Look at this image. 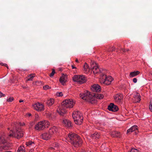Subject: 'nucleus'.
<instances>
[{"mask_svg": "<svg viewBox=\"0 0 152 152\" xmlns=\"http://www.w3.org/2000/svg\"><path fill=\"white\" fill-rule=\"evenodd\" d=\"M58 131V128L56 126H53L51 128L49 131V133L52 136L56 134Z\"/></svg>", "mask_w": 152, "mask_h": 152, "instance_id": "nucleus-16", "label": "nucleus"}, {"mask_svg": "<svg viewBox=\"0 0 152 152\" xmlns=\"http://www.w3.org/2000/svg\"><path fill=\"white\" fill-rule=\"evenodd\" d=\"M56 95L57 96H62L63 95V94L62 92H57L56 94Z\"/></svg>", "mask_w": 152, "mask_h": 152, "instance_id": "nucleus-37", "label": "nucleus"}, {"mask_svg": "<svg viewBox=\"0 0 152 152\" xmlns=\"http://www.w3.org/2000/svg\"><path fill=\"white\" fill-rule=\"evenodd\" d=\"M73 80L74 81L80 84H83L87 81L86 77L83 75H75L73 77Z\"/></svg>", "mask_w": 152, "mask_h": 152, "instance_id": "nucleus-5", "label": "nucleus"}, {"mask_svg": "<svg viewBox=\"0 0 152 152\" xmlns=\"http://www.w3.org/2000/svg\"><path fill=\"white\" fill-rule=\"evenodd\" d=\"M36 83H39V82L38 81H37L36 82Z\"/></svg>", "mask_w": 152, "mask_h": 152, "instance_id": "nucleus-52", "label": "nucleus"}, {"mask_svg": "<svg viewBox=\"0 0 152 152\" xmlns=\"http://www.w3.org/2000/svg\"><path fill=\"white\" fill-rule=\"evenodd\" d=\"M33 106L34 109L38 111H43L44 110V105L39 102L33 104Z\"/></svg>", "mask_w": 152, "mask_h": 152, "instance_id": "nucleus-8", "label": "nucleus"}, {"mask_svg": "<svg viewBox=\"0 0 152 152\" xmlns=\"http://www.w3.org/2000/svg\"><path fill=\"white\" fill-rule=\"evenodd\" d=\"M80 97L83 99L85 100L92 104L96 103V101L95 100L94 98L96 97L99 99H101L103 98L104 96L101 94L91 93L88 91L82 94H80Z\"/></svg>", "mask_w": 152, "mask_h": 152, "instance_id": "nucleus-1", "label": "nucleus"}, {"mask_svg": "<svg viewBox=\"0 0 152 152\" xmlns=\"http://www.w3.org/2000/svg\"><path fill=\"white\" fill-rule=\"evenodd\" d=\"M67 139L72 145L76 147L81 146L82 143V141L79 136L74 133H69Z\"/></svg>", "mask_w": 152, "mask_h": 152, "instance_id": "nucleus-2", "label": "nucleus"}, {"mask_svg": "<svg viewBox=\"0 0 152 152\" xmlns=\"http://www.w3.org/2000/svg\"><path fill=\"white\" fill-rule=\"evenodd\" d=\"M129 152H139V150L137 149L132 148L131 149L130 151Z\"/></svg>", "mask_w": 152, "mask_h": 152, "instance_id": "nucleus-35", "label": "nucleus"}, {"mask_svg": "<svg viewBox=\"0 0 152 152\" xmlns=\"http://www.w3.org/2000/svg\"><path fill=\"white\" fill-rule=\"evenodd\" d=\"M67 79V76L63 74L60 77L59 79L60 82L64 85L65 83L66 82Z\"/></svg>", "mask_w": 152, "mask_h": 152, "instance_id": "nucleus-19", "label": "nucleus"}, {"mask_svg": "<svg viewBox=\"0 0 152 152\" xmlns=\"http://www.w3.org/2000/svg\"><path fill=\"white\" fill-rule=\"evenodd\" d=\"M91 68L94 74L98 73L100 71L98 66L95 63H93L91 64Z\"/></svg>", "mask_w": 152, "mask_h": 152, "instance_id": "nucleus-10", "label": "nucleus"}, {"mask_svg": "<svg viewBox=\"0 0 152 152\" xmlns=\"http://www.w3.org/2000/svg\"><path fill=\"white\" fill-rule=\"evenodd\" d=\"M19 124H20V125L21 126H25V123H24V122H23L22 123H19Z\"/></svg>", "mask_w": 152, "mask_h": 152, "instance_id": "nucleus-42", "label": "nucleus"}, {"mask_svg": "<svg viewBox=\"0 0 152 152\" xmlns=\"http://www.w3.org/2000/svg\"><path fill=\"white\" fill-rule=\"evenodd\" d=\"M140 73V72L138 71L131 72L130 73L129 77H133L137 75Z\"/></svg>", "mask_w": 152, "mask_h": 152, "instance_id": "nucleus-22", "label": "nucleus"}, {"mask_svg": "<svg viewBox=\"0 0 152 152\" xmlns=\"http://www.w3.org/2000/svg\"><path fill=\"white\" fill-rule=\"evenodd\" d=\"M2 64V63H0V64Z\"/></svg>", "mask_w": 152, "mask_h": 152, "instance_id": "nucleus-54", "label": "nucleus"}, {"mask_svg": "<svg viewBox=\"0 0 152 152\" xmlns=\"http://www.w3.org/2000/svg\"><path fill=\"white\" fill-rule=\"evenodd\" d=\"M24 134L22 132H19L17 130L16 133H13L12 134H10L9 135L10 137H15L17 139H19L23 137Z\"/></svg>", "mask_w": 152, "mask_h": 152, "instance_id": "nucleus-9", "label": "nucleus"}, {"mask_svg": "<svg viewBox=\"0 0 152 152\" xmlns=\"http://www.w3.org/2000/svg\"><path fill=\"white\" fill-rule=\"evenodd\" d=\"M123 98L122 95L117 94L114 96V100L116 103L119 104L122 101Z\"/></svg>", "mask_w": 152, "mask_h": 152, "instance_id": "nucleus-14", "label": "nucleus"}, {"mask_svg": "<svg viewBox=\"0 0 152 152\" xmlns=\"http://www.w3.org/2000/svg\"><path fill=\"white\" fill-rule=\"evenodd\" d=\"M23 100H20L19 101V102L20 103H21V102H23Z\"/></svg>", "mask_w": 152, "mask_h": 152, "instance_id": "nucleus-47", "label": "nucleus"}, {"mask_svg": "<svg viewBox=\"0 0 152 152\" xmlns=\"http://www.w3.org/2000/svg\"><path fill=\"white\" fill-rule=\"evenodd\" d=\"M91 90L94 92H99L101 91V88L98 84H94L92 86Z\"/></svg>", "mask_w": 152, "mask_h": 152, "instance_id": "nucleus-15", "label": "nucleus"}, {"mask_svg": "<svg viewBox=\"0 0 152 152\" xmlns=\"http://www.w3.org/2000/svg\"><path fill=\"white\" fill-rule=\"evenodd\" d=\"M14 100V98L13 97H10L9 99H7V101L8 102H11Z\"/></svg>", "mask_w": 152, "mask_h": 152, "instance_id": "nucleus-36", "label": "nucleus"}, {"mask_svg": "<svg viewBox=\"0 0 152 152\" xmlns=\"http://www.w3.org/2000/svg\"><path fill=\"white\" fill-rule=\"evenodd\" d=\"M135 94L132 99L133 102L135 103L139 102L141 100V96L140 94L137 91L135 92Z\"/></svg>", "mask_w": 152, "mask_h": 152, "instance_id": "nucleus-11", "label": "nucleus"}, {"mask_svg": "<svg viewBox=\"0 0 152 152\" xmlns=\"http://www.w3.org/2000/svg\"><path fill=\"white\" fill-rule=\"evenodd\" d=\"M99 134L98 132H95L91 135V137L94 139L97 140L99 137Z\"/></svg>", "mask_w": 152, "mask_h": 152, "instance_id": "nucleus-25", "label": "nucleus"}, {"mask_svg": "<svg viewBox=\"0 0 152 152\" xmlns=\"http://www.w3.org/2000/svg\"><path fill=\"white\" fill-rule=\"evenodd\" d=\"M75 62H76L78 63V61L77 59H76L75 60Z\"/></svg>", "mask_w": 152, "mask_h": 152, "instance_id": "nucleus-50", "label": "nucleus"}, {"mask_svg": "<svg viewBox=\"0 0 152 152\" xmlns=\"http://www.w3.org/2000/svg\"><path fill=\"white\" fill-rule=\"evenodd\" d=\"M22 87L24 89L26 88H27L26 86H23Z\"/></svg>", "mask_w": 152, "mask_h": 152, "instance_id": "nucleus-49", "label": "nucleus"}, {"mask_svg": "<svg viewBox=\"0 0 152 152\" xmlns=\"http://www.w3.org/2000/svg\"><path fill=\"white\" fill-rule=\"evenodd\" d=\"M84 71H86L87 70V69L88 68L89 66L88 64L86 63L85 62L84 64Z\"/></svg>", "mask_w": 152, "mask_h": 152, "instance_id": "nucleus-30", "label": "nucleus"}, {"mask_svg": "<svg viewBox=\"0 0 152 152\" xmlns=\"http://www.w3.org/2000/svg\"><path fill=\"white\" fill-rule=\"evenodd\" d=\"M42 138L44 140H48L51 138L52 136L49 132H45L41 135Z\"/></svg>", "mask_w": 152, "mask_h": 152, "instance_id": "nucleus-17", "label": "nucleus"}, {"mask_svg": "<svg viewBox=\"0 0 152 152\" xmlns=\"http://www.w3.org/2000/svg\"><path fill=\"white\" fill-rule=\"evenodd\" d=\"M43 87V88L45 90H47V89H49V88H50L49 86L48 85L45 86H44Z\"/></svg>", "mask_w": 152, "mask_h": 152, "instance_id": "nucleus-38", "label": "nucleus"}, {"mask_svg": "<svg viewBox=\"0 0 152 152\" xmlns=\"http://www.w3.org/2000/svg\"><path fill=\"white\" fill-rule=\"evenodd\" d=\"M28 116H29V117H30L31 115V113H28Z\"/></svg>", "mask_w": 152, "mask_h": 152, "instance_id": "nucleus-48", "label": "nucleus"}, {"mask_svg": "<svg viewBox=\"0 0 152 152\" xmlns=\"http://www.w3.org/2000/svg\"><path fill=\"white\" fill-rule=\"evenodd\" d=\"M32 144H34V142L32 141H29L28 142H26V145L27 146L31 145Z\"/></svg>", "mask_w": 152, "mask_h": 152, "instance_id": "nucleus-32", "label": "nucleus"}, {"mask_svg": "<svg viewBox=\"0 0 152 152\" xmlns=\"http://www.w3.org/2000/svg\"><path fill=\"white\" fill-rule=\"evenodd\" d=\"M72 69H76V67H75V66L74 65H72Z\"/></svg>", "mask_w": 152, "mask_h": 152, "instance_id": "nucleus-46", "label": "nucleus"}, {"mask_svg": "<svg viewBox=\"0 0 152 152\" xmlns=\"http://www.w3.org/2000/svg\"><path fill=\"white\" fill-rule=\"evenodd\" d=\"M62 123L64 126L67 127H70L72 126L71 121L66 119H64L63 120Z\"/></svg>", "mask_w": 152, "mask_h": 152, "instance_id": "nucleus-18", "label": "nucleus"}, {"mask_svg": "<svg viewBox=\"0 0 152 152\" xmlns=\"http://www.w3.org/2000/svg\"><path fill=\"white\" fill-rule=\"evenodd\" d=\"M66 108L63 106L62 104L57 110L58 113L61 115H63L65 114L66 112Z\"/></svg>", "mask_w": 152, "mask_h": 152, "instance_id": "nucleus-12", "label": "nucleus"}, {"mask_svg": "<svg viewBox=\"0 0 152 152\" xmlns=\"http://www.w3.org/2000/svg\"><path fill=\"white\" fill-rule=\"evenodd\" d=\"M2 65L3 66H4L6 67L7 68V69L8 68V65H7V64H4L3 65Z\"/></svg>", "mask_w": 152, "mask_h": 152, "instance_id": "nucleus-44", "label": "nucleus"}, {"mask_svg": "<svg viewBox=\"0 0 152 152\" xmlns=\"http://www.w3.org/2000/svg\"><path fill=\"white\" fill-rule=\"evenodd\" d=\"M35 77V74H30L28 76V79L26 80V81H32L33 78Z\"/></svg>", "mask_w": 152, "mask_h": 152, "instance_id": "nucleus-27", "label": "nucleus"}, {"mask_svg": "<svg viewBox=\"0 0 152 152\" xmlns=\"http://www.w3.org/2000/svg\"><path fill=\"white\" fill-rule=\"evenodd\" d=\"M111 135L113 137H121L120 133L117 131H113L111 133Z\"/></svg>", "mask_w": 152, "mask_h": 152, "instance_id": "nucleus-21", "label": "nucleus"}, {"mask_svg": "<svg viewBox=\"0 0 152 152\" xmlns=\"http://www.w3.org/2000/svg\"><path fill=\"white\" fill-rule=\"evenodd\" d=\"M150 104L149 105V108L150 111L152 112V98H151V99L150 102Z\"/></svg>", "mask_w": 152, "mask_h": 152, "instance_id": "nucleus-34", "label": "nucleus"}, {"mask_svg": "<svg viewBox=\"0 0 152 152\" xmlns=\"http://www.w3.org/2000/svg\"><path fill=\"white\" fill-rule=\"evenodd\" d=\"M17 152H25V148L23 146H20L18 147Z\"/></svg>", "mask_w": 152, "mask_h": 152, "instance_id": "nucleus-28", "label": "nucleus"}, {"mask_svg": "<svg viewBox=\"0 0 152 152\" xmlns=\"http://www.w3.org/2000/svg\"><path fill=\"white\" fill-rule=\"evenodd\" d=\"M54 99L53 98H50L47 100V105L49 106L52 105L54 103Z\"/></svg>", "mask_w": 152, "mask_h": 152, "instance_id": "nucleus-24", "label": "nucleus"}, {"mask_svg": "<svg viewBox=\"0 0 152 152\" xmlns=\"http://www.w3.org/2000/svg\"><path fill=\"white\" fill-rule=\"evenodd\" d=\"M55 73V70L54 69H52V72L49 75V76L50 77H53L54 74Z\"/></svg>", "mask_w": 152, "mask_h": 152, "instance_id": "nucleus-33", "label": "nucleus"}, {"mask_svg": "<svg viewBox=\"0 0 152 152\" xmlns=\"http://www.w3.org/2000/svg\"><path fill=\"white\" fill-rule=\"evenodd\" d=\"M2 96H5V95L4 94H3L1 92H0V97H1Z\"/></svg>", "mask_w": 152, "mask_h": 152, "instance_id": "nucleus-41", "label": "nucleus"}, {"mask_svg": "<svg viewBox=\"0 0 152 152\" xmlns=\"http://www.w3.org/2000/svg\"><path fill=\"white\" fill-rule=\"evenodd\" d=\"M17 123L15 122L12 124H11L12 128L13 129V130L16 129L17 127Z\"/></svg>", "mask_w": 152, "mask_h": 152, "instance_id": "nucleus-29", "label": "nucleus"}, {"mask_svg": "<svg viewBox=\"0 0 152 152\" xmlns=\"http://www.w3.org/2000/svg\"><path fill=\"white\" fill-rule=\"evenodd\" d=\"M6 140L4 136H1L0 137V142L2 144H6Z\"/></svg>", "mask_w": 152, "mask_h": 152, "instance_id": "nucleus-26", "label": "nucleus"}, {"mask_svg": "<svg viewBox=\"0 0 152 152\" xmlns=\"http://www.w3.org/2000/svg\"><path fill=\"white\" fill-rule=\"evenodd\" d=\"M133 81L134 83H135L137 82V80L136 78H133Z\"/></svg>", "mask_w": 152, "mask_h": 152, "instance_id": "nucleus-40", "label": "nucleus"}, {"mask_svg": "<svg viewBox=\"0 0 152 152\" xmlns=\"http://www.w3.org/2000/svg\"><path fill=\"white\" fill-rule=\"evenodd\" d=\"M9 146L7 143L6 144H2L0 145V152L4 150H7L8 149Z\"/></svg>", "mask_w": 152, "mask_h": 152, "instance_id": "nucleus-20", "label": "nucleus"}, {"mask_svg": "<svg viewBox=\"0 0 152 152\" xmlns=\"http://www.w3.org/2000/svg\"><path fill=\"white\" fill-rule=\"evenodd\" d=\"M81 152H85L84 151H81Z\"/></svg>", "mask_w": 152, "mask_h": 152, "instance_id": "nucleus-53", "label": "nucleus"}, {"mask_svg": "<svg viewBox=\"0 0 152 152\" xmlns=\"http://www.w3.org/2000/svg\"><path fill=\"white\" fill-rule=\"evenodd\" d=\"M33 124V123H30V126H29V128H31V127L32 126V125Z\"/></svg>", "mask_w": 152, "mask_h": 152, "instance_id": "nucleus-45", "label": "nucleus"}, {"mask_svg": "<svg viewBox=\"0 0 152 152\" xmlns=\"http://www.w3.org/2000/svg\"><path fill=\"white\" fill-rule=\"evenodd\" d=\"M74 104V101L72 99H66L62 102V104L65 107V108H67L72 107Z\"/></svg>", "mask_w": 152, "mask_h": 152, "instance_id": "nucleus-7", "label": "nucleus"}, {"mask_svg": "<svg viewBox=\"0 0 152 152\" xmlns=\"http://www.w3.org/2000/svg\"><path fill=\"white\" fill-rule=\"evenodd\" d=\"M72 116L74 122L77 124L80 125L83 123V117L82 114L79 111L73 112Z\"/></svg>", "mask_w": 152, "mask_h": 152, "instance_id": "nucleus-3", "label": "nucleus"}, {"mask_svg": "<svg viewBox=\"0 0 152 152\" xmlns=\"http://www.w3.org/2000/svg\"><path fill=\"white\" fill-rule=\"evenodd\" d=\"M113 79L110 76L107 77L106 75H104L102 78L100 79V81L101 83L104 84L105 85H110L113 80Z\"/></svg>", "mask_w": 152, "mask_h": 152, "instance_id": "nucleus-6", "label": "nucleus"}, {"mask_svg": "<svg viewBox=\"0 0 152 152\" xmlns=\"http://www.w3.org/2000/svg\"><path fill=\"white\" fill-rule=\"evenodd\" d=\"M107 109L113 112H116L118 110V106L112 103H110L108 106Z\"/></svg>", "mask_w": 152, "mask_h": 152, "instance_id": "nucleus-13", "label": "nucleus"}, {"mask_svg": "<svg viewBox=\"0 0 152 152\" xmlns=\"http://www.w3.org/2000/svg\"><path fill=\"white\" fill-rule=\"evenodd\" d=\"M36 117H37V116H38V115H37H37H36Z\"/></svg>", "mask_w": 152, "mask_h": 152, "instance_id": "nucleus-51", "label": "nucleus"}, {"mask_svg": "<svg viewBox=\"0 0 152 152\" xmlns=\"http://www.w3.org/2000/svg\"><path fill=\"white\" fill-rule=\"evenodd\" d=\"M115 48L113 46L112 47H110L107 50L108 52H113L115 50Z\"/></svg>", "mask_w": 152, "mask_h": 152, "instance_id": "nucleus-31", "label": "nucleus"}, {"mask_svg": "<svg viewBox=\"0 0 152 152\" xmlns=\"http://www.w3.org/2000/svg\"><path fill=\"white\" fill-rule=\"evenodd\" d=\"M121 50H122L123 52H125L126 51H129V49H127L125 50V49L121 48Z\"/></svg>", "mask_w": 152, "mask_h": 152, "instance_id": "nucleus-39", "label": "nucleus"}, {"mask_svg": "<svg viewBox=\"0 0 152 152\" xmlns=\"http://www.w3.org/2000/svg\"><path fill=\"white\" fill-rule=\"evenodd\" d=\"M49 124V122L47 121H41L35 125V129L36 130L40 131L44 129L45 127H48Z\"/></svg>", "mask_w": 152, "mask_h": 152, "instance_id": "nucleus-4", "label": "nucleus"}, {"mask_svg": "<svg viewBox=\"0 0 152 152\" xmlns=\"http://www.w3.org/2000/svg\"><path fill=\"white\" fill-rule=\"evenodd\" d=\"M137 129V126H133L130 129H128L127 131V133H128L129 132H131L136 130Z\"/></svg>", "mask_w": 152, "mask_h": 152, "instance_id": "nucleus-23", "label": "nucleus"}, {"mask_svg": "<svg viewBox=\"0 0 152 152\" xmlns=\"http://www.w3.org/2000/svg\"><path fill=\"white\" fill-rule=\"evenodd\" d=\"M13 77L12 79H10V81L12 82H13L14 81V78Z\"/></svg>", "mask_w": 152, "mask_h": 152, "instance_id": "nucleus-43", "label": "nucleus"}]
</instances>
